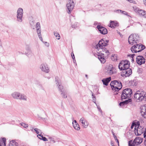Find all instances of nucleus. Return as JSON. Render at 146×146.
Masks as SVG:
<instances>
[{"instance_id":"obj_1","label":"nucleus","mask_w":146,"mask_h":146,"mask_svg":"<svg viewBox=\"0 0 146 146\" xmlns=\"http://www.w3.org/2000/svg\"><path fill=\"white\" fill-rule=\"evenodd\" d=\"M55 82L58 86V89L61 92V94L62 95V97L64 98H66L67 97L66 92L63 89V87L61 84V81L58 77L56 76L55 77Z\"/></svg>"},{"instance_id":"obj_2","label":"nucleus","mask_w":146,"mask_h":146,"mask_svg":"<svg viewBox=\"0 0 146 146\" xmlns=\"http://www.w3.org/2000/svg\"><path fill=\"white\" fill-rule=\"evenodd\" d=\"M140 37L138 35L136 34H132L128 37V42L130 44L132 45L138 43Z\"/></svg>"},{"instance_id":"obj_3","label":"nucleus","mask_w":146,"mask_h":146,"mask_svg":"<svg viewBox=\"0 0 146 146\" xmlns=\"http://www.w3.org/2000/svg\"><path fill=\"white\" fill-rule=\"evenodd\" d=\"M132 95V91L130 88H126L124 89L121 95V100L130 98Z\"/></svg>"},{"instance_id":"obj_4","label":"nucleus","mask_w":146,"mask_h":146,"mask_svg":"<svg viewBox=\"0 0 146 146\" xmlns=\"http://www.w3.org/2000/svg\"><path fill=\"white\" fill-rule=\"evenodd\" d=\"M134 96V98L137 99V101L139 102L142 101L146 97V92L138 91L136 92Z\"/></svg>"},{"instance_id":"obj_5","label":"nucleus","mask_w":146,"mask_h":146,"mask_svg":"<svg viewBox=\"0 0 146 146\" xmlns=\"http://www.w3.org/2000/svg\"><path fill=\"white\" fill-rule=\"evenodd\" d=\"M74 3L73 0H69L66 5L67 8V12L68 14H70L74 6Z\"/></svg>"},{"instance_id":"obj_6","label":"nucleus","mask_w":146,"mask_h":146,"mask_svg":"<svg viewBox=\"0 0 146 146\" xmlns=\"http://www.w3.org/2000/svg\"><path fill=\"white\" fill-rule=\"evenodd\" d=\"M109 42V40H106L104 39H102L99 41L98 43L95 47V48L98 49L105 47L108 45V43Z\"/></svg>"},{"instance_id":"obj_7","label":"nucleus","mask_w":146,"mask_h":146,"mask_svg":"<svg viewBox=\"0 0 146 146\" xmlns=\"http://www.w3.org/2000/svg\"><path fill=\"white\" fill-rule=\"evenodd\" d=\"M17 20L19 22L22 21V17L23 15V11L21 8H19L17 11Z\"/></svg>"},{"instance_id":"obj_8","label":"nucleus","mask_w":146,"mask_h":146,"mask_svg":"<svg viewBox=\"0 0 146 146\" xmlns=\"http://www.w3.org/2000/svg\"><path fill=\"white\" fill-rule=\"evenodd\" d=\"M98 50H100L99 53V54H102V55H105L106 56H108L110 52L108 50L105 48V47H102L101 48H98Z\"/></svg>"},{"instance_id":"obj_9","label":"nucleus","mask_w":146,"mask_h":146,"mask_svg":"<svg viewBox=\"0 0 146 146\" xmlns=\"http://www.w3.org/2000/svg\"><path fill=\"white\" fill-rule=\"evenodd\" d=\"M137 63L139 65L144 64L145 62V60L143 56H138L136 58Z\"/></svg>"},{"instance_id":"obj_10","label":"nucleus","mask_w":146,"mask_h":146,"mask_svg":"<svg viewBox=\"0 0 146 146\" xmlns=\"http://www.w3.org/2000/svg\"><path fill=\"white\" fill-rule=\"evenodd\" d=\"M132 70L131 69H125L122 71V74L121 76H125L127 77L129 76L132 73Z\"/></svg>"},{"instance_id":"obj_11","label":"nucleus","mask_w":146,"mask_h":146,"mask_svg":"<svg viewBox=\"0 0 146 146\" xmlns=\"http://www.w3.org/2000/svg\"><path fill=\"white\" fill-rule=\"evenodd\" d=\"M140 108L141 116L144 118L146 119V104L141 106Z\"/></svg>"},{"instance_id":"obj_12","label":"nucleus","mask_w":146,"mask_h":146,"mask_svg":"<svg viewBox=\"0 0 146 146\" xmlns=\"http://www.w3.org/2000/svg\"><path fill=\"white\" fill-rule=\"evenodd\" d=\"M96 28L98 30L100 33L103 35L106 34L108 33L107 29L104 27L98 25L97 26Z\"/></svg>"},{"instance_id":"obj_13","label":"nucleus","mask_w":146,"mask_h":146,"mask_svg":"<svg viewBox=\"0 0 146 146\" xmlns=\"http://www.w3.org/2000/svg\"><path fill=\"white\" fill-rule=\"evenodd\" d=\"M134 10L135 12L139 13V15L146 18V11L143 10L139 9L138 8H135L134 9Z\"/></svg>"},{"instance_id":"obj_14","label":"nucleus","mask_w":146,"mask_h":146,"mask_svg":"<svg viewBox=\"0 0 146 146\" xmlns=\"http://www.w3.org/2000/svg\"><path fill=\"white\" fill-rule=\"evenodd\" d=\"M115 87H116L117 89H115V92H118L122 88V86L121 82L119 80H115Z\"/></svg>"},{"instance_id":"obj_15","label":"nucleus","mask_w":146,"mask_h":146,"mask_svg":"<svg viewBox=\"0 0 146 146\" xmlns=\"http://www.w3.org/2000/svg\"><path fill=\"white\" fill-rule=\"evenodd\" d=\"M140 127L141 128H140L139 126V127L137 128L136 130L135 129V131L136 135H139L142 133H143L145 128H143L141 126H140Z\"/></svg>"},{"instance_id":"obj_16","label":"nucleus","mask_w":146,"mask_h":146,"mask_svg":"<svg viewBox=\"0 0 146 146\" xmlns=\"http://www.w3.org/2000/svg\"><path fill=\"white\" fill-rule=\"evenodd\" d=\"M40 68L41 70L46 73H48L49 71V69L46 65L44 64H42L40 66Z\"/></svg>"},{"instance_id":"obj_17","label":"nucleus","mask_w":146,"mask_h":146,"mask_svg":"<svg viewBox=\"0 0 146 146\" xmlns=\"http://www.w3.org/2000/svg\"><path fill=\"white\" fill-rule=\"evenodd\" d=\"M143 140V138L140 137H136L133 141V143H135L136 145H137L142 142Z\"/></svg>"},{"instance_id":"obj_18","label":"nucleus","mask_w":146,"mask_h":146,"mask_svg":"<svg viewBox=\"0 0 146 146\" xmlns=\"http://www.w3.org/2000/svg\"><path fill=\"white\" fill-rule=\"evenodd\" d=\"M80 121L82 124V126L85 128H86L88 125V123L87 121L84 117L81 118L80 120Z\"/></svg>"},{"instance_id":"obj_19","label":"nucleus","mask_w":146,"mask_h":146,"mask_svg":"<svg viewBox=\"0 0 146 146\" xmlns=\"http://www.w3.org/2000/svg\"><path fill=\"white\" fill-rule=\"evenodd\" d=\"M107 69L108 73L110 75L113 74L115 72V69L113 68L111 65H110L109 67Z\"/></svg>"},{"instance_id":"obj_20","label":"nucleus","mask_w":146,"mask_h":146,"mask_svg":"<svg viewBox=\"0 0 146 146\" xmlns=\"http://www.w3.org/2000/svg\"><path fill=\"white\" fill-rule=\"evenodd\" d=\"M119 25V24L116 21H110L109 26L111 28H114Z\"/></svg>"},{"instance_id":"obj_21","label":"nucleus","mask_w":146,"mask_h":146,"mask_svg":"<svg viewBox=\"0 0 146 146\" xmlns=\"http://www.w3.org/2000/svg\"><path fill=\"white\" fill-rule=\"evenodd\" d=\"M137 44H134V45L131 48V50L133 53H136L139 52L138 51V48Z\"/></svg>"},{"instance_id":"obj_22","label":"nucleus","mask_w":146,"mask_h":146,"mask_svg":"<svg viewBox=\"0 0 146 146\" xmlns=\"http://www.w3.org/2000/svg\"><path fill=\"white\" fill-rule=\"evenodd\" d=\"M111 80V77H109L103 79L102 80V82L104 85L107 86L108 85L109 83L110 82Z\"/></svg>"},{"instance_id":"obj_23","label":"nucleus","mask_w":146,"mask_h":146,"mask_svg":"<svg viewBox=\"0 0 146 146\" xmlns=\"http://www.w3.org/2000/svg\"><path fill=\"white\" fill-rule=\"evenodd\" d=\"M72 124L76 130H79L80 129V126L76 120H74L72 122Z\"/></svg>"},{"instance_id":"obj_24","label":"nucleus","mask_w":146,"mask_h":146,"mask_svg":"<svg viewBox=\"0 0 146 146\" xmlns=\"http://www.w3.org/2000/svg\"><path fill=\"white\" fill-rule=\"evenodd\" d=\"M130 66V64H126L124 65L121 66L120 67H118L121 70L123 71V70L125 69H130L129 67Z\"/></svg>"},{"instance_id":"obj_25","label":"nucleus","mask_w":146,"mask_h":146,"mask_svg":"<svg viewBox=\"0 0 146 146\" xmlns=\"http://www.w3.org/2000/svg\"><path fill=\"white\" fill-rule=\"evenodd\" d=\"M126 64H130L129 61L127 60H123L121 61L119 64L118 67H120L121 66L124 65Z\"/></svg>"},{"instance_id":"obj_26","label":"nucleus","mask_w":146,"mask_h":146,"mask_svg":"<svg viewBox=\"0 0 146 146\" xmlns=\"http://www.w3.org/2000/svg\"><path fill=\"white\" fill-rule=\"evenodd\" d=\"M6 139L5 137H3L0 139V146H6Z\"/></svg>"},{"instance_id":"obj_27","label":"nucleus","mask_w":146,"mask_h":146,"mask_svg":"<svg viewBox=\"0 0 146 146\" xmlns=\"http://www.w3.org/2000/svg\"><path fill=\"white\" fill-rule=\"evenodd\" d=\"M20 93L17 92H14L12 94V96L14 99H19Z\"/></svg>"},{"instance_id":"obj_28","label":"nucleus","mask_w":146,"mask_h":146,"mask_svg":"<svg viewBox=\"0 0 146 146\" xmlns=\"http://www.w3.org/2000/svg\"><path fill=\"white\" fill-rule=\"evenodd\" d=\"M138 48V51L139 52L143 50L145 48V46L141 44H137Z\"/></svg>"},{"instance_id":"obj_29","label":"nucleus","mask_w":146,"mask_h":146,"mask_svg":"<svg viewBox=\"0 0 146 146\" xmlns=\"http://www.w3.org/2000/svg\"><path fill=\"white\" fill-rule=\"evenodd\" d=\"M98 58L102 63H104L106 61V59L104 58V56H102L98 55Z\"/></svg>"},{"instance_id":"obj_30","label":"nucleus","mask_w":146,"mask_h":146,"mask_svg":"<svg viewBox=\"0 0 146 146\" xmlns=\"http://www.w3.org/2000/svg\"><path fill=\"white\" fill-rule=\"evenodd\" d=\"M115 80L112 81H111L110 83V85L111 88L112 90L115 91V89H117V88L116 87H115Z\"/></svg>"},{"instance_id":"obj_31","label":"nucleus","mask_w":146,"mask_h":146,"mask_svg":"<svg viewBox=\"0 0 146 146\" xmlns=\"http://www.w3.org/2000/svg\"><path fill=\"white\" fill-rule=\"evenodd\" d=\"M18 145V143L15 140H12L10 141L9 146H17Z\"/></svg>"},{"instance_id":"obj_32","label":"nucleus","mask_w":146,"mask_h":146,"mask_svg":"<svg viewBox=\"0 0 146 146\" xmlns=\"http://www.w3.org/2000/svg\"><path fill=\"white\" fill-rule=\"evenodd\" d=\"M19 99L24 101H27V97L24 94H20Z\"/></svg>"},{"instance_id":"obj_33","label":"nucleus","mask_w":146,"mask_h":146,"mask_svg":"<svg viewBox=\"0 0 146 146\" xmlns=\"http://www.w3.org/2000/svg\"><path fill=\"white\" fill-rule=\"evenodd\" d=\"M38 136H41V138L38 137V138L44 141H48L46 137H43V135H42L41 134L38 135H37V137H38Z\"/></svg>"},{"instance_id":"obj_34","label":"nucleus","mask_w":146,"mask_h":146,"mask_svg":"<svg viewBox=\"0 0 146 146\" xmlns=\"http://www.w3.org/2000/svg\"><path fill=\"white\" fill-rule=\"evenodd\" d=\"M117 56L116 54H112L111 56V58L113 61H115L117 60Z\"/></svg>"},{"instance_id":"obj_35","label":"nucleus","mask_w":146,"mask_h":146,"mask_svg":"<svg viewBox=\"0 0 146 146\" xmlns=\"http://www.w3.org/2000/svg\"><path fill=\"white\" fill-rule=\"evenodd\" d=\"M25 54L27 56L29 57L32 56L33 53L31 50L27 51V53H25Z\"/></svg>"},{"instance_id":"obj_36","label":"nucleus","mask_w":146,"mask_h":146,"mask_svg":"<svg viewBox=\"0 0 146 146\" xmlns=\"http://www.w3.org/2000/svg\"><path fill=\"white\" fill-rule=\"evenodd\" d=\"M132 140H130L128 141V145L129 146H135V143H133V141L132 143Z\"/></svg>"},{"instance_id":"obj_37","label":"nucleus","mask_w":146,"mask_h":146,"mask_svg":"<svg viewBox=\"0 0 146 146\" xmlns=\"http://www.w3.org/2000/svg\"><path fill=\"white\" fill-rule=\"evenodd\" d=\"M54 35L58 40H59L60 38V35L57 32H54Z\"/></svg>"},{"instance_id":"obj_38","label":"nucleus","mask_w":146,"mask_h":146,"mask_svg":"<svg viewBox=\"0 0 146 146\" xmlns=\"http://www.w3.org/2000/svg\"><path fill=\"white\" fill-rule=\"evenodd\" d=\"M128 99V100H126L124 101L125 105L131 102H132V100L130 98H129Z\"/></svg>"},{"instance_id":"obj_39","label":"nucleus","mask_w":146,"mask_h":146,"mask_svg":"<svg viewBox=\"0 0 146 146\" xmlns=\"http://www.w3.org/2000/svg\"><path fill=\"white\" fill-rule=\"evenodd\" d=\"M135 55V54H128L127 55L128 57H131V61L132 62H133L134 61L133 57Z\"/></svg>"},{"instance_id":"obj_40","label":"nucleus","mask_w":146,"mask_h":146,"mask_svg":"<svg viewBox=\"0 0 146 146\" xmlns=\"http://www.w3.org/2000/svg\"><path fill=\"white\" fill-rule=\"evenodd\" d=\"M20 124L21 125L23 126L24 128H27L28 127V125L25 123H20Z\"/></svg>"},{"instance_id":"obj_41","label":"nucleus","mask_w":146,"mask_h":146,"mask_svg":"<svg viewBox=\"0 0 146 146\" xmlns=\"http://www.w3.org/2000/svg\"><path fill=\"white\" fill-rule=\"evenodd\" d=\"M37 30V33L38 36H41V30L40 28L36 29Z\"/></svg>"},{"instance_id":"obj_42","label":"nucleus","mask_w":146,"mask_h":146,"mask_svg":"<svg viewBox=\"0 0 146 146\" xmlns=\"http://www.w3.org/2000/svg\"><path fill=\"white\" fill-rule=\"evenodd\" d=\"M92 97L93 101V102H94L95 104H96V96H95L94 95L92 92Z\"/></svg>"},{"instance_id":"obj_43","label":"nucleus","mask_w":146,"mask_h":146,"mask_svg":"<svg viewBox=\"0 0 146 146\" xmlns=\"http://www.w3.org/2000/svg\"><path fill=\"white\" fill-rule=\"evenodd\" d=\"M121 13L127 16H129L128 15V13L125 11L122 10Z\"/></svg>"},{"instance_id":"obj_44","label":"nucleus","mask_w":146,"mask_h":146,"mask_svg":"<svg viewBox=\"0 0 146 146\" xmlns=\"http://www.w3.org/2000/svg\"><path fill=\"white\" fill-rule=\"evenodd\" d=\"M36 29L40 28V26L39 22H38L36 23Z\"/></svg>"},{"instance_id":"obj_45","label":"nucleus","mask_w":146,"mask_h":146,"mask_svg":"<svg viewBox=\"0 0 146 146\" xmlns=\"http://www.w3.org/2000/svg\"><path fill=\"white\" fill-rule=\"evenodd\" d=\"M143 133L144 137V138H146V128H145L144 130V131L143 132Z\"/></svg>"},{"instance_id":"obj_46","label":"nucleus","mask_w":146,"mask_h":146,"mask_svg":"<svg viewBox=\"0 0 146 146\" xmlns=\"http://www.w3.org/2000/svg\"><path fill=\"white\" fill-rule=\"evenodd\" d=\"M114 137V138L115 140L116 141L117 143H118V145L119 146V142L118 139H117L116 136H115L114 135V136H113Z\"/></svg>"},{"instance_id":"obj_47","label":"nucleus","mask_w":146,"mask_h":146,"mask_svg":"<svg viewBox=\"0 0 146 146\" xmlns=\"http://www.w3.org/2000/svg\"><path fill=\"white\" fill-rule=\"evenodd\" d=\"M71 55L73 59V60L75 61V56H74V54L73 52H71Z\"/></svg>"},{"instance_id":"obj_48","label":"nucleus","mask_w":146,"mask_h":146,"mask_svg":"<svg viewBox=\"0 0 146 146\" xmlns=\"http://www.w3.org/2000/svg\"><path fill=\"white\" fill-rule=\"evenodd\" d=\"M125 105V102H124V101L120 102L119 104V105L121 106H124Z\"/></svg>"},{"instance_id":"obj_49","label":"nucleus","mask_w":146,"mask_h":146,"mask_svg":"<svg viewBox=\"0 0 146 146\" xmlns=\"http://www.w3.org/2000/svg\"><path fill=\"white\" fill-rule=\"evenodd\" d=\"M122 10L120 9H117L114 11V12L117 13H121Z\"/></svg>"},{"instance_id":"obj_50","label":"nucleus","mask_w":146,"mask_h":146,"mask_svg":"<svg viewBox=\"0 0 146 146\" xmlns=\"http://www.w3.org/2000/svg\"><path fill=\"white\" fill-rule=\"evenodd\" d=\"M72 27L73 28H76L77 27V25L76 24H74L72 25Z\"/></svg>"},{"instance_id":"obj_51","label":"nucleus","mask_w":146,"mask_h":146,"mask_svg":"<svg viewBox=\"0 0 146 146\" xmlns=\"http://www.w3.org/2000/svg\"><path fill=\"white\" fill-rule=\"evenodd\" d=\"M34 130L36 132V133L37 134H38L39 133V131H40V129H38L37 128H35L34 129Z\"/></svg>"},{"instance_id":"obj_52","label":"nucleus","mask_w":146,"mask_h":146,"mask_svg":"<svg viewBox=\"0 0 146 146\" xmlns=\"http://www.w3.org/2000/svg\"><path fill=\"white\" fill-rule=\"evenodd\" d=\"M26 50L27 51H29L31 50L30 49L29 46L27 45V46L26 47Z\"/></svg>"},{"instance_id":"obj_53","label":"nucleus","mask_w":146,"mask_h":146,"mask_svg":"<svg viewBox=\"0 0 146 146\" xmlns=\"http://www.w3.org/2000/svg\"><path fill=\"white\" fill-rule=\"evenodd\" d=\"M49 138L50 139V141H51L53 142V143L55 142V141L53 138L52 137H49Z\"/></svg>"},{"instance_id":"obj_54","label":"nucleus","mask_w":146,"mask_h":146,"mask_svg":"<svg viewBox=\"0 0 146 146\" xmlns=\"http://www.w3.org/2000/svg\"><path fill=\"white\" fill-rule=\"evenodd\" d=\"M43 42L44 43H45V45L47 47H48L49 46V44L47 42Z\"/></svg>"},{"instance_id":"obj_55","label":"nucleus","mask_w":146,"mask_h":146,"mask_svg":"<svg viewBox=\"0 0 146 146\" xmlns=\"http://www.w3.org/2000/svg\"><path fill=\"white\" fill-rule=\"evenodd\" d=\"M97 106V108L98 109L99 111L102 113V110H101V109L100 108V107L99 106Z\"/></svg>"},{"instance_id":"obj_56","label":"nucleus","mask_w":146,"mask_h":146,"mask_svg":"<svg viewBox=\"0 0 146 146\" xmlns=\"http://www.w3.org/2000/svg\"><path fill=\"white\" fill-rule=\"evenodd\" d=\"M40 39L41 41H42H42V37L41 36H41H38Z\"/></svg>"},{"instance_id":"obj_57","label":"nucleus","mask_w":146,"mask_h":146,"mask_svg":"<svg viewBox=\"0 0 146 146\" xmlns=\"http://www.w3.org/2000/svg\"><path fill=\"white\" fill-rule=\"evenodd\" d=\"M144 145L146 146V138L145 139L144 142Z\"/></svg>"},{"instance_id":"obj_58","label":"nucleus","mask_w":146,"mask_h":146,"mask_svg":"<svg viewBox=\"0 0 146 146\" xmlns=\"http://www.w3.org/2000/svg\"><path fill=\"white\" fill-rule=\"evenodd\" d=\"M143 2L144 5L146 6V0H143Z\"/></svg>"},{"instance_id":"obj_59","label":"nucleus","mask_w":146,"mask_h":146,"mask_svg":"<svg viewBox=\"0 0 146 146\" xmlns=\"http://www.w3.org/2000/svg\"><path fill=\"white\" fill-rule=\"evenodd\" d=\"M133 123H132V125H131V129H132L133 128V127H134V125H133Z\"/></svg>"},{"instance_id":"obj_60","label":"nucleus","mask_w":146,"mask_h":146,"mask_svg":"<svg viewBox=\"0 0 146 146\" xmlns=\"http://www.w3.org/2000/svg\"><path fill=\"white\" fill-rule=\"evenodd\" d=\"M129 1L131 3H133V0H129Z\"/></svg>"},{"instance_id":"obj_61","label":"nucleus","mask_w":146,"mask_h":146,"mask_svg":"<svg viewBox=\"0 0 146 146\" xmlns=\"http://www.w3.org/2000/svg\"><path fill=\"white\" fill-rule=\"evenodd\" d=\"M111 145L112 146H114V144H113V143L112 142V141H111Z\"/></svg>"},{"instance_id":"obj_62","label":"nucleus","mask_w":146,"mask_h":146,"mask_svg":"<svg viewBox=\"0 0 146 146\" xmlns=\"http://www.w3.org/2000/svg\"><path fill=\"white\" fill-rule=\"evenodd\" d=\"M73 62H74V63H75L76 64V60H75V61L74 60H73Z\"/></svg>"},{"instance_id":"obj_63","label":"nucleus","mask_w":146,"mask_h":146,"mask_svg":"<svg viewBox=\"0 0 146 146\" xmlns=\"http://www.w3.org/2000/svg\"><path fill=\"white\" fill-rule=\"evenodd\" d=\"M41 117H39V116L38 117V118L39 119H41Z\"/></svg>"},{"instance_id":"obj_64","label":"nucleus","mask_w":146,"mask_h":146,"mask_svg":"<svg viewBox=\"0 0 146 146\" xmlns=\"http://www.w3.org/2000/svg\"><path fill=\"white\" fill-rule=\"evenodd\" d=\"M144 55H145V58H146V53Z\"/></svg>"}]
</instances>
